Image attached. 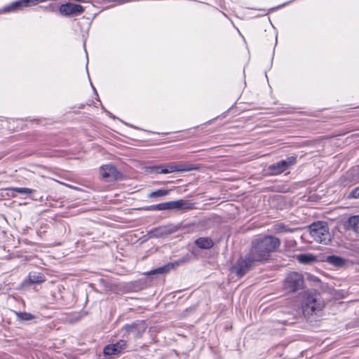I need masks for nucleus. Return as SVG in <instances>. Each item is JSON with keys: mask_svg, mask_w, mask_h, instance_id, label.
<instances>
[{"mask_svg": "<svg viewBox=\"0 0 359 359\" xmlns=\"http://www.w3.org/2000/svg\"><path fill=\"white\" fill-rule=\"evenodd\" d=\"M274 231L276 233H283L287 231H292V230L287 228V226L283 224H278L274 226Z\"/></svg>", "mask_w": 359, "mask_h": 359, "instance_id": "obj_23", "label": "nucleus"}, {"mask_svg": "<svg viewBox=\"0 0 359 359\" xmlns=\"http://www.w3.org/2000/svg\"><path fill=\"white\" fill-rule=\"evenodd\" d=\"M346 229L359 233V215L351 216L348 219Z\"/></svg>", "mask_w": 359, "mask_h": 359, "instance_id": "obj_15", "label": "nucleus"}, {"mask_svg": "<svg viewBox=\"0 0 359 359\" xmlns=\"http://www.w3.org/2000/svg\"><path fill=\"white\" fill-rule=\"evenodd\" d=\"M100 175L102 179L107 182L121 180L123 177V174L112 164H106L101 166Z\"/></svg>", "mask_w": 359, "mask_h": 359, "instance_id": "obj_7", "label": "nucleus"}, {"mask_svg": "<svg viewBox=\"0 0 359 359\" xmlns=\"http://www.w3.org/2000/svg\"><path fill=\"white\" fill-rule=\"evenodd\" d=\"M259 262L255 259V256L251 255V251L245 257H241L231 268V271L238 276L242 277L248 271L255 263Z\"/></svg>", "mask_w": 359, "mask_h": 359, "instance_id": "obj_4", "label": "nucleus"}, {"mask_svg": "<svg viewBox=\"0 0 359 359\" xmlns=\"http://www.w3.org/2000/svg\"><path fill=\"white\" fill-rule=\"evenodd\" d=\"M280 245L279 238L272 236H265L253 243L250 249L251 255H254L255 259L259 262L266 260Z\"/></svg>", "mask_w": 359, "mask_h": 359, "instance_id": "obj_1", "label": "nucleus"}, {"mask_svg": "<svg viewBox=\"0 0 359 359\" xmlns=\"http://www.w3.org/2000/svg\"><path fill=\"white\" fill-rule=\"evenodd\" d=\"M29 280L32 283H40L45 281V277L39 273H31L29 275Z\"/></svg>", "mask_w": 359, "mask_h": 359, "instance_id": "obj_20", "label": "nucleus"}, {"mask_svg": "<svg viewBox=\"0 0 359 359\" xmlns=\"http://www.w3.org/2000/svg\"><path fill=\"white\" fill-rule=\"evenodd\" d=\"M323 307V301L318 294H306L303 303V312L305 316H311L321 311Z\"/></svg>", "mask_w": 359, "mask_h": 359, "instance_id": "obj_3", "label": "nucleus"}, {"mask_svg": "<svg viewBox=\"0 0 359 359\" xmlns=\"http://www.w3.org/2000/svg\"><path fill=\"white\" fill-rule=\"evenodd\" d=\"M193 168L189 165L182 163H172L166 166H161L155 168L158 173H171L174 172H182L191 170Z\"/></svg>", "mask_w": 359, "mask_h": 359, "instance_id": "obj_9", "label": "nucleus"}, {"mask_svg": "<svg viewBox=\"0 0 359 359\" xmlns=\"http://www.w3.org/2000/svg\"><path fill=\"white\" fill-rule=\"evenodd\" d=\"M15 313L19 320H31L34 318V315L30 313L15 311Z\"/></svg>", "mask_w": 359, "mask_h": 359, "instance_id": "obj_21", "label": "nucleus"}, {"mask_svg": "<svg viewBox=\"0 0 359 359\" xmlns=\"http://www.w3.org/2000/svg\"><path fill=\"white\" fill-rule=\"evenodd\" d=\"M191 208V204L182 199L161 203L147 208L149 210H187Z\"/></svg>", "mask_w": 359, "mask_h": 359, "instance_id": "obj_5", "label": "nucleus"}, {"mask_svg": "<svg viewBox=\"0 0 359 359\" xmlns=\"http://www.w3.org/2000/svg\"><path fill=\"white\" fill-rule=\"evenodd\" d=\"M13 191L19 193V194H32L34 191V190L32 189H29V188H20V187H18V188H14L13 189Z\"/></svg>", "mask_w": 359, "mask_h": 359, "instance_id": "obj_24", "label": "nucleus"}, {"mask_svg": "<svg viewBox=\"0 0 359 359\" xmlns=\"http://www.w3.org/2000/svg\"><path fill=\"white\" fill-rule=\"evenodd\" d=\"M93 88V90L96 93V90H95V88L93 87V86L91 84Z\"/></svg>", "mask_w": 359, "mask_h": 359, "instance_id": "obj_27", "label": "nucleus"}, {"mask_svg": "<svg viewBox=\"0 0 359 359\" xmlns=\"http://www.w3.org/2000/svg\"><path fill=\"white\" fill-rule=\"evenodd\" d=\"M327 262L335 266L339 267L344 264V260L337 256H328L327 257Z\"/></svg>", "mask_w": 359, "mask_h": 359, "instance_id": "obj_19", "label": "nucleus"}, {"mask_svg": "<svg viewBox=\"0 0 359 359\" xmlns=\"http://www.w3.org/2000/svg\"><path fill=\"white\" fill-rule=\"evenodd\" d=\"M309 232L311 237L317 243L327 244L331 240L329 228L325 222L313 223L309 226Z\"/></svg>", "mask_w": 359, "mask_h": 359, "instance_id": "obj_2", "label": "nucleus"}, {"mask_svg": "<svg viewBox=\"0 0 359 359\" xmlns=\"http://www.w3.org/2000/svg\"><path fill=\"white\" fill-rule=\"evenodd\" d=\"M195 244L201 249H210L214 245V242L210 238L201 237L195 241Z\"/></svg>", "mask_w": 359, "mask_h": 359, "instance_id": "obj_17", "label": "nucleus"}, {"mask_svg": "<svg viewBox=\"0 0 359 359\" xmlns=\"http://www.w3.org/2000/svg\"><path fill=\"white\" fill-rule=\"evenodd\" d=\"M184 262V260L180 259L174 262H170L163 266H161L154 271L149 272V274H156V273H165L170 271L172 269H174L179 266L181 264Z\"/></svg>", "mask_w": 359, "mask_h": 359, "instance_id": "obj_13", "label": "nucleus"}, {"mask_svg": "<svg viewBox=\"0 0 359 359\" xmlns=\"http://www.w3.org/2000/svg\"><path fill=\"white\" fill-rule=\"evenodd\" d=\"M177 228L173 226H164L151 230L149 234L150 238H160L175 232Z\"/></svg>", "mask_w": 359, "mask_h": 359, "instance_id": "obj_10", "label": "nucleus"}, {"mask_svg": "<svg viewBox=\"0 0 359 359\" xmlns=\"http://www.w3.org/2000/svg\"><path fill=\"white\" fill-rule=\"evenodd\" d=\"M297 260L302 264H310L316 261V258L311 254H301L297 255Z\"/></svg>", "mask_w": 359, "mask_h": 359, "instance_id": "obj_18", "label": "nucleus"}, {"mask_svg": "<svg viewBox=\"0 0 359 359\" xmlns=\"http://www.w3.org/2000/svg\"><path fill=\"white\" fill-rule=\"evenodd\" d=\"M293 163H294V161H290L289 163L285 160L280 161V162L277 163L276 164H273L271 166H270L271 173L273 175H277V174L281 173L282 172L285 171L287 168L289 164Z\"/></svg>", "mask_w": 359, "mask_h": 359, "instance_id": "obj_14", "label": "nucleus"}, {"mask_svg": "<svg viewBox=\"0 0 359 359\" xmlns=\"http://www.w3.org/2000/svg\"><path fill=\"white\" fill-rule=\"evenodd\" d=\"M219 157L222 158V157H226V156H219Z\"/></svg>", "mask_w": 359, "mask_h": 359, "instance_id": "obj_28", "label": "nucleus"}, {"mask_svg": "<svg viewBox=\"0 0 359 359\" xmlns=\"http://www.w3.org/2000/svg\"><path fill=\"white\" fill-rule=\"evenodd\" d=\"M304 278L297 272L290 273L285 279L284 287L290 292H296L303 287Z\"/></svg>", "mask_w": 359, "mask_h": 359, "instance_id": "obj_6", "label": "nucleus"}, {"mask_svg": "<svg viewBox=\"0 0 359 359\" xmlns=\"http://www.w3.org/2000/svg\"><path fill=\"white\" fill-rule=\"evenodd\" d=\"M292 1H290V2H292ZM289 3H290V1H289V2H287V3H285V4H282V5L278 6L277 8H282V7H283L285 5H286V4H289Z\"/></svg>", "mask_w": 359, "mask_h": 359, "instance_id": "obj_26", "label": "nucleus"}, {"mask_svg": "<svg viewBox=\"0 0 359 359\" xmlns=\"http://www.w3.org/2000/svg\"><path fill=\"white\" fill-rule=\"evenodd\" d=\"M126 346V343L123 340H121L115 344L107 346L104 348V353L105 355H111L119 353Z\"/></svg>", "mask_w": 359, "mask_h": 359, "instance_id": "obj_11", "label": "nucleus"}, {"mask_svg": "<svg viewBox=\"0 0 359 359\" xmlns=\"http://www.w3.org/2000/svg\"><path fill=\"white\" fill-rule=\"evenodd\" d=\"M28 6H29L27 0H18L16 1L12 2L8 5L5 6L2 9V12H15L17 11L21 10L23 7Z\"/></svg>", "mask_w": 359, "mask_h": 359, "instance_id": "obj_12", "label": "nucleus"}, {"mask_svg": "<svg viewBox=\"0 0 359 359\" xmlns=\"http://www.w3.org/2000/svg\"><path fill=\"white\" fill-rule=\"evenodd\" d=\"M169 194L168 190L165 189H158L157 191H153L149 194V197H161L166 196Z\"/></svg>", "mask_w": 359, "mask_h": 359, "instance_id": "obj_22", "label": "nucleus"}, {"mask_svg": "<svg viewBox=\"0 0 359 359\" xmlns=\"http://www.w3.org/2000/svg\"><path fill=\"white\" fill-rule=\"evenodd\" d=\"M84 11V8L79 4L67 3L62 4L59 8V12L65 16L78 15Z\"/></svg>", "mask_w": 359, "mask_h": 359, "instance_id": "obj_8", "label": "nucleus"}, {"mask_svg": "<svg viewBox=\"0 0 359 359\" xmlns=\"http://www.w3.org/2000/svg\"><path fill=\"white\" fill-rule=\"evenodd\" d=\"M123 330L128 333H132L136 337H140L144 331V328L142 326L139 327L136 324L127 325L123 327Z\"/></svg>", "mask_w": 359, "mask_h": 359, "instance_id": "obj_16", "label": "nucleus"}, {"mask_svg": "<svg viewBox=\"0 0 359 359\" xmlns=\"http://www.w3.org/2000/svg\"><path fill=\"white\" fill-rule=\"evenodd\" d=\"M349 198H359V187L353 189L349 194Z\"/></svg>", "mask_w": 359, "mask_h": 359, "instance_id": "obj_25", "label": "nucleus"}]
</instances>
